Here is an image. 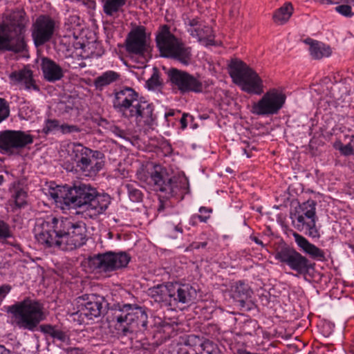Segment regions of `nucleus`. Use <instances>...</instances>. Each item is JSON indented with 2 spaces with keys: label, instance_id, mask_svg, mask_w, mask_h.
<instances>
[{
  "label": "nucleus",
  "instance_id": "37",
  "mask_svg": "<svg viewBox=\"0 0 354 354\" xmlns=\"http://www.w3.org/2000/svg\"><path fill=\"white\" fill-rule=\"evenodd\" d=\"M126 188L129 199L133 203H140L142 201L143 194L140 189H138L133 184H127Z\"/></svg>",
  "mask_w": 354,
  "mask_h": 354
},
{
  "label": "nucleus",
  "instance_id": "34",
  "mask_svg": "<svg viewBox=\"0 0 354 354\" xmlns=\"http://www.w3.org/2000/svg\"><path fill=\"white\" fill-rule=\"evenodd\" d=\"M166 236L171 239H176L183 234V229L181 220L176 221H168L165 228Z\"/></svg>",
  "mask_w": 354,
  "mask_h": 354
},
{
  "label": "nucleus",
  "instance_id": "32",
  "mask_svg": "<svg viewBox=\"0 0 354 354\" xmlns=\"http://www.w3.org/2000/svg\"><path fill=\"white\" fill-rule=\"evenodd\" d=\"M293 10L292 4L290 2H286L274 12L272 17L274 21L280 24H284L292 16Z\"/></svg>",
  "mask_w": 354,
  "mask_h": 354
},
{
  "label": "nucleus",
  "instance_id": "60",
  "mask_svg": "<svg viewBox=\"0 0 354 354\" xmlns=\"http://www.w3.org/2000/svg\"><path fill=\"white\" fill-rule=\"evenodd\" d=\"M252 240L255 243H257V245H261V246H263V242L257 236H253L251 238Z\"/></svg>",
  "mask_w": 354,
  "mask_h": 354
},
{
  "label": "nucleus",
  "instance_id": "15",
  "mask_svg": "<svg viewBox=\"0 0 354 354\" xmlns=\"http://www.w3.org/2000/svg\"><path fill=\"white\" fill-rule=\"evenodd\" d=\"M33 142V136L22 131L4 130L0 132V151L14 155Z\"/></svg>",
  "mask_w": 354,
  "mask_h": 354
},
{
  "label": "nucleus",
  "instance_id": "53",
  "mask_svg": "<svg viewBox=\"0 0 354 354\" xmlns=\"http://www.w3.org/2000/svg\"><path fill=\"white\" fill-rule=\"evenodd\" d=\"M10 290L11 286L8 284H3L0 286V300L4 299L10 292Z\"/></svg>",
  "mask_w": 354,
  "mask_h": 354
},
{
  "label": "nucleus",
  "instance_id": "19",
  "mask_svg": "<svg viewBox=\"0 0 354 354\" xmlns=\"http://www.w3.org/2000/svg\"><path fill=\"white\" fill-rule=\"evenodd\" d=\"M169 296L170 307L178 306V304H187L194 302L197 297L196 289L189 283H181L178 281L170 282Z\"/></svg>",
  "mask_w": 354,
  "mask_h": 354
},
{
  "label": "nucleus",
  "instance_id": "46",
  "mask_svg": "<svg viewBox=\"0 0 354 354\" xmlns=\"http://www.w3.org/2000/svg\"><path fill=\"white\" fill-rule=\"evenodd\" d=\"M178 120L180 124V129L185 130L187 127L189 122L192 123L194 122V118L188 113H183L181 117L179 116Z\"/></svg>",
  "mask_w": 354,
  "mask_h": 354
},
{
  "label": "nucleus",
  "instance_id": "64",
  "mask_svg": "<svg viewBox=\"0 0 354 354\" xmlns=\"http://www.w3.org/2000/svg\"><path fill=\"white\" fill-rule=\"evenodd\" d=\"M4 182V176L3 175H0V185H1Z\"/></svg>",
  "mask_w": 354,
  "mask_h": 354
},
{
  "label": "nucleus",
  "instance_id": "1",
  "mask_svg": "<svg viewBox=\"0 0 354 354\" xmlns=\"http://www.w3.org/2000/svg\"><path fill=\"white\" fill-rule=\"evenodd\" d=\"M40 231L35 235L37 241L46 248L73 251L86 243V224L68 218H58L53 215L39 220Z\"/></svg>",
  "mask_w": 354,
  "mask_h": 354
},
{
  "label": "nucleus",
  "instance_id": "8",
  "mask_svg": "<svg viewBox=\"0 0 354 354\" xmlns=\"http://www.w3.org/2000/svg\"><path fill=\"white\" fill-rule=\"evenodd\" d=\"M155 41L160 55L188 66L192 57V48L171 32L167 24L160 25L156 33Z\"/></svg>",
  "mask_w": 354,
  "mask_h": 354
},
{
  "label": "nucleus",
  "instance_id": "22",
  "mask_svg": "<svg viewBox=\"0 0 354 354\" xmlns=\"http://www.w3.org/2000/svg\"><path fill=\"white\" fill-rule=\"evenodd\" d=\"M41 69L46 80L55 82L64 77L62 67L48 57L41 59Z\"/></svg>",
  "mask_w": 354,
  "mask_h": 354
},
{
  "label": "nucleus",
  "instance_id": "39",
  "mask_svg": "<svg viewBox=\"0 0 354 354\" xmlns=\"http://www.w3.org/2000/svg\"><path fill=\"white\" fill-rule=\"evenodd\" d=\"M147 88L149 90H153L162 86V82L160 80V75L157 68H153V72L151 77L146 82Z\"/></svg>",
  "mask_w": 354,
  "mask_h": 354
},
{
  "label": "nucleus",
  "instance_id": "38",
  "mask_svg": "<svg viewBox=\"0 0 354 354\" xmlns=\"http://www.w3.org/2000/svg\"><path fill=\"white\" fill-rule=\"evenodd\" d=\"M27 192L22 188H19L15 191L13 195L15 205L17 208L21 209L27 205L26 198Z\"/></svg>",
  "mask_w": 354,
  "mask_h": 354
},
{
  "label": "nucleus",
  "instance_id": "42",
  "mask_svg": "<svg viewBox=\"0 0 354 354\" xmlns=\"http://www.w3.org/2000/svg\"><path fill=\"white\" fill-rule=\"evenodd\" d=\"M13 238V234L10 225L0 219V241L4 242L6 240Z\"/></svg>",
  "mask_w": 354,
  "mask_h": 354
},
{
  "label": "nucleus",
  "instance_id": "56",
  "mask_svg": "<svg viewBox=\"0 0 354 354\" xmlns=\"http://www.w3.org/2000/svg\"><path fill=\"white\" fill-rule=\"evenodd\" d=\"M198 223V221L196 218V214L192 215L189 221V224L192 226H196Z\"/></svg>",
  "mask_w": 354,
  "mask_h": 354
},
{
  "label": "nucleus",
  "instance_id": "41",
  "mask_svg": "<svg viewBox=\"0 0 354 354\" xmlns=\"http://www.w3.org/2000/svg\"><path fill=\"white\" fill-rule=\"evenodd\" d=\"M171 197H167V194H165V196H159L158 197V205L157 207V212L158 214L163 213V214H166L168 212V210L171 208V203L169 200Z\"/></svg>",
  "mask_w": 354,
  "mask_h": 354
},
{
  "label": "nucleus",
  "instance_id": "50",
  "mask_svg": "<svg viewBox=\"0 0 354 354\" xmlns=\"http://www.w3.org/2000/svg\"><path fill=\"white\" fill-rule=\"evenodd\" d=\"M185 24L190 26L189 29H196V28H198L202 25L201 21L198 17L187 19V21H185Z\"/></svg>",
  "mask_w": 354,
  "mask_h": 354
},
{
  "label": "nucleus",
  "instance_id": "3",
  "mask_svg": "<svg viewBox=\"0 0 354 354\" xmlns=\"http://www.w3.org/2000/svg\"><path fill=\"white\" fill-rule=\"evenodd\" d=\"M6 312L12 315L14 324L21 330L34 332L39 330L46 336L65 342L66 333L57 325L39 324L46 319L44 304L39 299L26 297L21 301L8 306Z\"/></svg>",
  "mask_w": 354,
  "mask_h": 354
},
{
  "label": "nucleus",
  "instance_id": "30",
  "mask_svg": "<svg viewBox=\"0 0 354 354\" xmlns=\"http://www.w3.org/2000/svg\"><path fill=\"white\" fill-rule=\"evenodd\" d=\"M174 333L175 331L172 324L166 322H161L160 326L158 327L156 333L153 335V338L158 339L152 344L159 346L169 339Z\"/></svg>",
  "mask_w": 354,
  "mask_h": 354
},
{
  "label": "nucleus",
  "instance_id": "6",
  "mask_svg": "<svg viewBox=\"0 0 354 354\" xmlns=\"http://www.w3.org/2000/svg\"><path fill=\"white\" fill-rule=\"evenodd\" d=\"M27 21L25 11L17 9L0 23V51L19 53L28 50L24 39Z\"/></svg>",
  "mask_w": 354,
  "mask_h": 354
},
{
  "label": "nucleus",
  "instance_id": "14",
  "mask_svg": "<svg viewBox=\"0 0 354 354\" xmlns=\"http://www.w3.org/2000/svg\"><path fill=\"white\" fill-rule=\"evenodd\" d=\"M109 304L103 296L97 294H84L77 297V315L93 319L104 313H109ZM109 314H108L109 315ZM109 320V319L108 318Z\"/></svg>",
  "mask_w": 354,
  "mask_h": 354
},
{
  "label": "nucleus",
  "instance_id": "2",
  "mask_svg": "<svg viewBox=\"0 0 354 354\" xmlns=\"http://www.w3.org/2000/svg\"><path fill=\"white\" fill-rule=\"evenodd\" d=\"M50 195L62 209L84 208L93 211L95 216L103 214L111 202L109 194L82 182L75 183L73 186H57Z\"/></svg>",
  "mask_w": 354,
  "mask_h": 354
},
{
  "label": "nucleus",
  "instance_id": "7",
  "mask_svg": "<svg viewBox=\"0 0 354 354\" xmlns=\"http://www.w3.org/2000/svg\"><path fill=\"white\" fill-rule=\"evenodd\" d=\"M149 174V183L154 189L167 194V197H174L182 201L185 194L189 192V184L184 174H173L170 169L160 165H155Z\"/></svg>",
  "mask_w": 354,
  "mask_h": 354
},
{
  "label": "nucleus",
  "instance_id": "13",
  "mask_svg": "<svg viewBox=\"0 0 354 354\" xmlns=\"http://www.w3.org/2000/svg\"><path fill=\"white\" fill-rule=\"evenodd\" d=\"M286 95L277 88H270L252 104L251 112L257 115L277 114L286 103Z\"/></svg>",
  "mask_w": 354,
  "mask_h": 354
},
{
  "label": "nucleus",
  "instance_id": "25",
  "mask_svg": "<svg viewBox=\"0 0 354 354\" xmlns=\"http://www.w3.org/2000/svg\"><path fill=\"white\" fill-rule=\"evenodd\" d=\"M233 297L244 307L245 301L250 297L252 290L244 280H239L232 286Z\"/></svg>",
  "mask_w": 354,
  "mask_h": 354
},
{
  "label": "nucleus",
  "instance_id": "59",
  "mask_svg": "<svg viewBox=\"0 0 354 354\" xmlns=\"http://www.w3.org/2000/svg\"><path fill=\"white\" fill-rule=\"evenodd\" d=\"M344 145L340 141L337 140L335 142L333 147L335 149L339 150L340 151V149L344 146Z\"/></svg>",
  "mask_w": 354,
  "mask_h": 354
},
{
  "label": "nucleus",
  "instance_id": "47",
  "mask_svg": "<svg viewBox=\"0 0 354 354\" xmlns=\"http://www.w3.org/2000/svg\"><path fill=\"white\" fill-rule=\"evenodd\" d=\"M80 131V128L78 126L74 124H62L60 127V132L63 134L79 133Z\"/></svg>",
  "mask_w": 354,
  "mask_h": 354
},
{
  "label": "nucleus",
  "instance_id": "18",
  "mask_svg": "<svg viewBox=\"0 0 354 354\" xmlns=\"http://www.w3.org/2000/svg\"><path fill=\"white\" fill-rule=\"evenodd\" d=\"M146 27L142 25L133 28L127 34L124 41L127 53L138 56H144L148 51Z\"/></svg>",
  "mask_w": 354,
  "mask_h": 354
},
{
  "label": "nucleus",
  "instance_id": "58",
  "mask_svg": "<svg viewBox=\"0 0 354 354\" xmlns=\"http://www.w3.org/2000/svg\"><path fill=\"white\" fill-rule=\"evenodd\" d=\"M212 209H209L206 207H201L200 209H199V212L203 214V215H205V214H209L212 212Z\"/></svg>",
  "mask_w": 354,
  "mask_h": 354
},
{
  "label": "nucleus",
  "instance_id": "10",
  "mask_svg": "<svg viewBox=\"0 0 354 354\" xmlns=\"http://www.w3.org/2000/svg\"><path fill=\"white\" fill-rule=\"evenodd\" d=\"M229 73L234 83L243 92L257 95L263 93L264 86L261 77L244 62L232 59L229 64Z\"/></svg>",
  "mask_w": 354,
  "mask_h": 354
},
{
  "label": "nucleus",
  "instance_id": "57",
  "mask_svg": "<svg viewBox=\"0 0 354 354\" xmlns=\"http://www.w3.org/2000/svg\"><path fill=\"white\" fill-rule=\"evenodd\" d=\"M0 354H12V352L6 348L4 345L0 344Z\"/></svg>",
  "mask_w": 354,
  "mask_h": 354
},
{
  "label": "nucleus",
  "instance_id": "48",
  "mask_svg": "<svg viewBox=\"0 0 354 354\" xmlns=\"http://www.w3.org/2000/svg\"><path fill=\"white\" fill-rule=\"evenodd\" d=\"M24 88L26 90L32 89L37 92L40 91L39 86L36 84L35 80L33 78V74L29 77L28 81L24 84Z\"/></svg>",
  "mask_w": 354,
  "mask_h": 354
},
{
  "label": "nucleus",
  "instance_id": "26",
  "mask_svg": "<svg viewBox=\"0 0 354 354\" xmlns=\"http://www.w3.org/2000/svg\"><path fill=\"white\" fill-rule=\"evenodd\" d=\"M196 28V29H187L191 36L197 38L198 41H205L207 45H215V36L211 26L202 24L201 26Z\"/></svg>",
  "mask_w": 354,
  "mask_h": 354
},
{
  "label": "nucleus",
  "instance_id": "20",
  "mask_svg": "<svg viewBox=\"0 0 354 354\" xmlns=\"http://www.w3.org/2000/svg\"><path fill=\"white\" fill-rule=\"evenodd\" d=\"M95 155L94 150L85 147L80 142H73L70 147L69 156L71 160L76 162L75 167L81 174L84 165L87 163V158Z\"/></svg>",
  "mask_w": 354,
  "mask_h": 354
},
{
  "label": "nucleus",
  "instance_id": "28",
  "mask_svg": "<svg viewBox=\"0 0 354 354\" xmlns=\"http://www.w3.org/2000/svg\"><path fill=\"white\" fill-rule=\"evenodd\" d=\"M297 224V228L299 230H302L305 228V234L312 239L320 238L319 230L316 226V223L318 218L310 220L306 222L303 215H298L296 218Z\"/></svg>",
  "mask_w": 354,
  "mask_h": 354
},
{
  "label": "nucleus",
  "instance_id": "40",
  "mask_svg": "<svg viewBox=\"0 0 354 354\" xmlns=\"http://www.w3.org/2000/svg\"><path fill=\"white\" fill-rule=\"evenodd\" d=\"M61 124L59 121L57 119H46L44 121V124L42 129V133L48 135L55 131H60Z\"/></svg>",
  "mask_w": 354,
  "mask_h": 354
},
{
  "label": "nucleus",
  "instance_id": "52",
  "mask_svg": "<svg viewBox=\"0 0 354 354\" xmlns=\"http://www.w3.org/2000/svg\"><path fill=\"white\" fill-rule=\"evenodd\" d=\"M76 162L74 161H66L64 164V169L71 172L73 173H80V171L77 170V168L75 167Z\"/></svg>",
  "mask_w": 354,
  "mask_h": 354
},
{
  "label": "nucleus",
  "instance_id": "27",
  "mask_svg": "<svg viewBox=\"0 0 354 354\" xmlns=\"http://www.w3.org/2000/svg\"><path fill=\"white\" fill-rule=\"evenodd\" d=\"M120 75L114 71H106L97 77L93 81L96 90L102 91L106 86L120 80Z\"/></svg>",
  "mask_w": 354,
  "mask_h": 354
},
{
  "label": "nucleus",
  "instance_id": "29",
  "mask_svg": "<svg viewBox=\"0 0 354 354\" xmlns=\"http://www.w3.org/2000/svg\"><path fill=\"white\" fill-rule=\"evenodd\" d=\"M306 43L310 44L309 51L314 59H319L324 57H329L331 55L330 47L322 42L307 39Z\"/></svg>",
  "mask_w": 354,
  "mask_h": 354
},
{
  "label": "nucleus",
  "instance_id": "35",
  "mask_svg": "<svg viewBox=\"0 0 354 354\" xmlns=\"http://www.w3.org/2000/svg\"><path fill=\"white\" fill-rule=\"evenodd\" d=\"M32 75V71L30 69H23L19 71L11 73L10 78L18 83L24 85L28 81L29 77Z\"/></svg>",
  "mask_w": 354,
  "mask_h": 354
},
{
  "label": "nucleus",
  "instance_id": "24",
  "mask_svg": "<svg viewBox=\"0 0 354 354\" xmlns=\"http://www.w3.org/2000/svg\"><path fill=\"white\" fill-rule=\"evenodd\" d=\"M169 283L170 282L162 283L148 288V295L161 306L170 307Z\"/></svg>",
  "mask_w": 354,
  "mask_h": 354
},
{
  "label": "nucleus",
  "instance_id": "63",
  "mask_svg": "<svg viewBox=\"0 0 354 354\" xmlns=\"http://www.w3.org/2000/svg\"><path fill=\"white\" fill-rule=\"evenodd\" d=\"M117 131H118L120 132V133H116L120 137H122V134H124V131L119 129L118 128L116 129Z\"/></svg>",
  "mask_w": 354,
  "mask_h": 354
},
{
  "label": "nucleus",
  "instance_id": "16",
  "mask_svg": "<svg viewBox=\"0 0 354 354\" xmlns=\"http://www.w3.org/2000/svg\"><path fill=\"white\" fill-rule=\"evenodd\" d=\"M171 354H223L217 344L201 339L194 335H188L185 346L174 349Z\"/></svg>",
  "mask_w": 354,
  "mask_h": 354
},
{
  "label": "nucleus",
  "instance_id": "23",
  "mask_svg": "<svg viewBox=\"0 0 354 354\" xmlns=\"http://www.w3.org/2000/svg\"><path fill=\"white\" fill-rule=\"evenodd\" d=\"M95 155L87 158V163L84 165L82 174L86 177L95 176L104 167L105 156L99 150H94Z\"/></svg>",
  "mask_w": 354,
  "mask_h": 354
},
{
  "label": "nucleus",
  "instance_id": "5",
  "mask_svg": "<svg viewBox=\"0 0 354 354\" xmlns=\"http://www.w3.org/2000/svg\"><path fill=\"white\" fill-rule=\"evenodd\" d=\"M113 106L122 117L133 119L141 126L151 128L157 124L153 104L145 100L144 97H140L131 87L124 86L119 91H114Z\"/></svg>",
  "mask_w": 354,
  "mask_h": 354
},
{
  "label": "nucleus",
  "instance_id": "61",
  "mask_svg": "<svg viewBox=\"0 0 354 354\" xmlns=\"http://www.w3.org/2000/svg\"><path fill=\"white\" fill-rule=\"evenodd\" d=\"M207 330H208L209 331H216L217 330V326L215 324H209L207 327Z\"/></svg>",
  "mask_w": 354,
  "mask_h": 354
},
{
  "label": "nucleus",
  "instance_id": "55",
  "mask_svg": "<svg viewBox=\"0 0 354 354\" xmlns=\"http://www.w3.org/2000/svg\"><path fill=\"white\" fill-rule=\"evenodd\" d=\"M210 216L208 215H203V214H196V218L198 222L201 223H207V220L209 218Z\"/></svg>",
  "mask_w": 354,
  "mask_h": 354
},
{
  "label": "nucleus",
  "instance_id": "43",
  "mask_svg": "<svg viewBox=\"0 0 354 354\" xmlns=\"http://www.w3.org/2000/svg\"><path fill=\"white\" fill-rule=\"evenodd\" d=\"M180 114L181 111L178 109H170L168 111L165 112L164 117L167 125L169 126L171 124L174 127L178 121Z\"/></svg>",
  "mask_w": 354,
  "mask_h": 354
},
{
  "label": "nucleus",
  "instance_id": "62",
  "mask_svg": "<svg viewBox=\"0 0 354 354\" xmlns=\"http://www.w3.org/2000/svg\"><path fill=\"white\" fill-rule=\"evenodd\" d=\"M103 123L107 124V121L106 119L100 118V122L98 123V124L102 126Z\"/></svg>",
  "mask_w": 354,
  "mask_h": 354
},
{
  "label": "nucleus",
  "instance_id": "33",
  "mask_svg": "<svg viewBox=\"0 0 354 354\" xmlns=\"http://www.w3.org/2000/svg\"><path fill=\"white\" fill-rule=\"evenodd\" d=\"M126 4V0H104L103 11L106 15L115 17L120 11H122V7Z\"/></svg>",
  "mask_w": 354,
  "mask_h": 354
},
{
  "label": "nucleus",
  "instance_id": "45",
  "mask_svg": "<svg viewBox=\"0 0 354 354\" xmlns=\"http://www.w3.org/2000/svg\"><path fill=\"white\" fill-rule=\"evenodd\" d=\"M335 10L346 17H351L354 15V13L352 12L351 6L348 5H338L335 8Z\"/></svg>",
  "mask_w": 354,
  "mask_h": 354
},
{
  "label": "nucleus",
  "instance_id": "11",
  "mask_svg": "<svg viewBox=\"0 0 354 354\" xmlns=\"http://www.w3.org/2000/svg\"><path fill=\"white\" fill-rule=\"evenodd\" d=\"M274 259L305 278L312 277L315 263L285 242L280 243L274 252Z\"/></svg>",
  "mask_w": 354,
  "mask_h": 354
},
{
  "label": "nucleus",
  "instance_id": "51",
  "mask_svg": "<svg viewBox=\"0 0 354 354\" xmlns=\"http://www.w3.org/2000/svg\"><path fill=\"white\" fill-rule=\"evenodd\" d=\"M353 152H354L353 148L350 143L344 145L340 149V153L345 156H349L353 154Z\"/></svg>",
  "mask_w": 354,
  "mask_h": 354
},
{
  "label": "nucleus",
  "instance_id": "36",
  "mask_svg": "<svg viewBox=\"0 0 354 354\" xmlns=\"http://www.w3.org/2000/svg\"><path fill=\"white\" fill-rule=\"evenodd\" d=\"M32 75V71L30 69H23L19 71L11 73L10 78L18 83L24 85L28 81L29 77Z\"/></svg>",
  "mask_w": 354,
  "mask_h": 354
},
{
  "label": "nucleus",
  "instance_id": "17",
  "mask_svg": "<svg viewBox=\"0 0 354 354\" xmlns=\"http://www.w3.org/2000/svg\"><path fill=\"white\" fill-rule=\"evenodd\" d=\"M55 21L48 15L39 16L32 26L31 36L35 46L38 48L49 42L55 32Z\"/></svg>",
  "mask_w": 354,
  "mask_h": 354
},
{
  "label": "nucleus",
  "instance_id": "54",
  "mask_svg": "<svg viewBox=\"0 0 354 354\" xmlns=\"http://www.w3.org/2000/svg\"><path fill=\"white\" fill-rule=\"evenodd\" d=\"M162 149H163L164 153L167 156L171 155L172 153V151H173V149H172L171 145L170 144H168V143L165 144V145H163Z\"/></svg>",
  "mask_w": 354,
  "mask_h": 354
},
{
  "label": "nucleus",
  "instance_id": "9",
  "mask_svg": "<svg viewBox=\"0 0 354 354\" xmlns=\"http://www.w3.org/2000/svg\"><path fill=\"white\" fill-rule=\"evenodd\" d=\"M131 257L124 251H106L89 256L87 258L88 268L95 273L110 277L118 271L126 268Z\"/></svg>",
  "mask_w": 354,
  "mask_h": 354
},
{
  "label": "nucleus",
  "instance_id": "4",
  "mask_svg": "<svg viewBox=\"0 0 354 354\" xmlns=\"http://www.w3.org/2000/svg\"><path fill=\"white\" fill-rule=\"evenodd\" d=\"M147 308L137 304H113L109 308V322L115 323V328L121 337L132 340L139 335H151L153 325L148 320Z\"/></svg>",
  "mask_w": 354,
  "mask_h": 354
},
{
  "label": "nucleus",
  "instance_id": "31",
  "mask_svg": "<svg viewBox=\"0 0 354 354\" xmlns=\"http://www.w3.org/2000/svg\"><path fill=\"white\" fill-rule=\"evenodd\" d=\"M316 205L317 202L313 199H308V201L299 204L298 209H296L295 214V218L298 215H303L304 217L312 220L317 218L316 215Z\"/></svg>",
  "mask_w": 354,
  "mask_h": 354
},
{
  "label": "nucleus",
  "instance_id": "12",
  "mask_svg": "<svg viewBox=\"0 0 354 354\" xmlns=\"http://www.w3.org/2000/svg\"><path fill=\"white\" fill-rule=\"evenodd\" d=\"M165 73L167 83L171 86L173 93L185 95L203 92L204 86L200 78L186 71L171 67Z\"/></svg>",
  "mask_w": 354,
  "mask_h": 354
},
{
  "label": "nucleus",
  "instance_id": "49",
  "mask_svg": "<svg viewBox=\"0 0 354 354\" xmlns=\"http://www.w3.org/2000/svg\"><path fill=\"white\" fill-rule=\"evenodd\" d=\"M208 244L207 241H194L192 242L189 247L187 248V250H199L200 248H205Z\"/></svg>",
  "mask_w": 354,
  "mask_h": 354
},
{
  "label": "nucleus",
  "instance_id": "44",
  "mask_svg": "<svg viewBox=\"0 0 354 354\" xmlns=\"http://www.w3.org/2000/svg\"><path fill=\"white\" fill-rule=\"evenodd\" d=\"M10 113L9 103L5 98L0 97V123L8 119Z\"/></svg>",
  "mask_w": 354,
  "mask_h": 354
},
{
  "label": "nucleus",
  "instance_id": "21",
  "mask_svg": "<svg viewBox=\"0 0 354 354\" xmlns=\"http://www.w3.org/2000/svg\"><path fill=\"white\" fill-rule=\"evenodd\" d=\"M293 237L300 250L313 260L324 261L326 260L325 252L324 250L311 243L304 236L297 233H293Z\"/></svg>",
  "mask_w": 354,
  "mask_h": 354
}]
</instances>
